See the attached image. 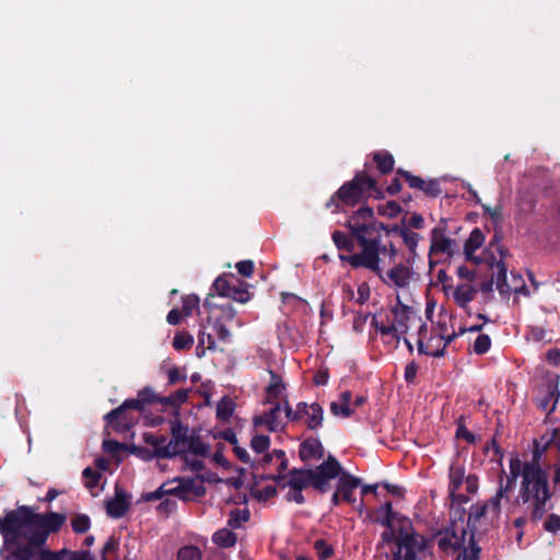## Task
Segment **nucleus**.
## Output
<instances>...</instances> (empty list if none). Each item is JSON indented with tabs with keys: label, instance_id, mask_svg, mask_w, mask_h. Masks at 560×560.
Segmentation results:
<instances>
[{
	"label": "nucleus",
	"instance_id": "1",
	"mask_svg": "<svg viewBox=\"0 0 560 560\" xmlns=\"http://www.w3.org/2000/svg\"><path fill=\"white\" fill-rule=\"evenodd\" d=\"M347 228L352 231L361 247L359 253L340 255L342 261L352 268H365L377 275L388 285L406 288L411 278V270L402 262L396 264L385 275L381 267V255L388 256L389 262H395L397 249L393 243L382 244V230L385 224L377 221L371 207H361L348 220Z\"/></svg>",
	"mask_w": 560,
	"mask_h": 560
},
{
	"label": "nucleus",
	"instance_id": "2",
	"mask_svg": "<svg viewBox=\"0 0 560 560\" xmlns=\"http://www.w3.org/2000/svg\"><path fill=\"white\" fill-rule=\"evenodd\" d=\"M67 520L57 512L35 513L30 506L21 505L0 517V535L7 550L11 547L42 548L49 534L57 533Z\"/></svg>",
	"mask_w": 560,
	"mask_h": 560
},
{
	"label": "nucleus",
	"instance_id": "3",
	"mask_svg": "<svg viewBox=\"0 0 560 560\" xmlns=\"http://www.w3.org/2000/svg\"><path fill=\"white\" fill-rule=\"evenodd\" d=\"M520 498L532 508L533 521H539L545 515L546 504L551 499L548 475L537 463H524L522 468Z\"/></svg>",
	"mask_w": 560,
	"mask_h": 560
},
{
	"label": "nucleus",
	"instance_id": "4",
	"mask_svg": "<svg viewBox=\"0 0 560 560\" xmlns=\"http://www.w3.org/2000/svg\"><path fill=\"white\" fill-rule=\"evenodd\" d=\"M377 192L376 180L364 172H359L350 180L345 183L337 192L326 203L327 208L332 205L338 207V202L345 206L353 207L358 205L365 194L372 195Z\"/></svg>",
	"mask_w": 560,
	"mask_h": 560
},
{
	"label": "nucleus",
	"instance_id": "5",
	"mask_svg": "<svg viewBox=\"0 0 560 560\" xmlns=\"http://www.w3.org/2000/svg\"><path fill=\"white\" fill-rule=\"evenodd\" d=\"M520 462L518 460H511V472L512 477H509L505 482L503 479H500L499 488L497 490V493L494 497H492L488 502H483L487 506V510L490 514V521L493 522L495 518L499 517L501 512V502L504 500L505 502H509V493L512 491L515 485V479L518 475Z\"/></svg>",
	"mask_w": 560,
	"mask_h": 560
},
{
	"label": "nucleus",
	"instance_id": "6",
	"mask_svg": "<svg viewBox=\"0 0 560 560\" xmlns=\"http://www.w3.org/2000/svg\"><path fill=\"white\" fill-rule=\"evenodd\" d=\"M159 398L160 397L154 394L152 388L144 387L143 389L138 392L137 398L126 399L119 407L106 413L104 416V420L107 423H112L115 419H117L122 412L127 410L142 412L149 404H152L154 401L159 402Z\"/></svg>",
	"mask_w": 560,
	"mask_h": 560
},
{
	"label": "nucleus",
	"instance_id": "7",
	"mask_svg": "<svg viewBox=\"0 0 560 560\" xmlns=\"http://www.w3.org/2000/svg\"><path fill=\"white\" fill-rule=\"evenodd\" d=\"M171 434L172 438L167 442V447L160 451L162 458H172L186 454V445L190 436L189 428L179 420H174L171 422Z\"/></svg>",
	"mask_w": 560,
	"mask_h": 560
},
{
	"label": "nucleus",
	"instance_id": "8",
	"mask_svg": "<svg viewBox=\"0 0 560 560\" xmlns=\"http://www.w3.org/2000/svg\"><path fill=\"white\" fill-rule=\"evenodd\" d=\"M172 481L173 483L177 482V486L172 485L173 495L180 500H194L206 494V487L202 483L203 479L176 477Z\"/></svg>",
	"mask_w": 560,
	"mask_h": 560
},
{
	"label": "nucleus",
	"instance_id": "9",
	"mask_svg": "<svg viewBox=\"0 0 560 560\" xmlns=\"http://www.w3.org/2000/svg\"><path fill=\"white\" fill-rule=\"evenodd\" d=\"M466 529L462 528L457 533L455 526L439 530L435 535L436 544L441 552L445 555H455L459 552L465 542Z\"/></svg>",
	"mask_w": 560,
	"mask_h": 560
},
{
	"label": "nucleus",
	"instance_id": "10",
	"mask_svg": "<svg viewBox=\"0 0 560 560\" xmlns=\"http://www.w3.org/2000/svg\"><path fill=\"white\" fill-rule=\"evenodd\" d=\"M398 537H397V548L400 553L402 552H412L417 555L418 551H422L427 547L425 538L412 530V525L407 527L406 525H400L398 527Z\"/></svg>",
	"mask_w": 560,
	"mask_h": 560
},
{
	"label": "nucleus",
	"instance_id": "11",
	"mask_svg": "<svg viewBox=\"0 0 560 560\" xmlns=\"http://www.w3.org/2000/svg\"><path fill=\"white\" fill-rule=\"evenodd\" d=\"M5 560H61L58 551L45 548L11 547Z\"/></svg>",
	"mask_w": 560,
	"mask_h": 560
},
{
	"label": "nucleus",
	"instance_id": "12",
	"mask_svg": "<svg viewBox=\"0 0 560 560\" xmlns=\"http://www.w3.org/2000/svg\"><path fill=\"white\" fill-rule=\"evenodd\" d=\"M390 313L393 315V319L389 324H387L393 330H397L398 334L405 335L409 329V320L413 315L412 307L406 305L400 300V296H396V303L390 307Z\"/></svg>",
	"mask_w": 560,
	"mask_h": 560
},
{
	"label": "nucleus",
	"instance_id": "13",
	"mask_svg": "<svg viewBox=\"0 0 560 560\" xmlns=\"http://www.w3.org/2000/svg\"><path fill=\"white\" fill-rule=\"evenodd\" d=\"M456 242L445 235V224L442 223L431 231L430 254H441L452 257L455 253Z\"/></svg>",
	"mask_w": 560,
	"mask_h": 560
},
{
	"label": "nucleus",
	"instance_id": "14",
	"mask_svg": "<svg viewBox=\"0 0 560 560\" xmlns=\"http://www.w3.org/2000/svg\"><path fill=\"white\" fill-rule=\"evenodd\" d=\"M397 174L402 176L408 183L410 188L418 189L425 194L430 198H436L441 195L442 189L439 179L425 180L419 176L412 175L408 171L397 170Z\"/></svg>",
	"mask_w": 560,
	"mask_h": 560
},
{
	"label": "nucleus",
	"instance_id": "15",
	"mask_svg": "<svg viewBox=\"0 0 560 560\" xmlns=\"http://www.w3.org/2000/svg\"><path fill=\"white\" fill-rule=\"evenodd\" d=\"M375 522L393 529L396 526L406 525L410 527V520L398 512L393 511L392 502L387 501L376 510Z\"/></svg>",
	"mask_w": 560,
	"mask_h": 560
},
{
	"label": "nucleus",
	"instance_id": "16",
	"mask_svg": "<svg viewBox=\"0 0 560 560\" xmlns=\"http://www.w3.org/2000/svg\"><path fill=\"white\" fill-rule=\"evenodd\" d=\"M299 413H302V419H305L308 430L316 431L323 425L324 409L319 404L301 401L299 402Z\"/></svg>",
	"mask_w": 560,
	"mask_h": 560
},
{
	"label": "nucleus",
	"instance_id": "17",
	"mask_svg": "<svg viewBox=\"0 0 560 560\" xmlns=\"http://www.w3.org/2000/svg\"><path fill=\"white\" fill-rule=\"evenodd\" d=\"M371 325L381 335L382 342L390 349H397L399 347L401 337L405 335L398 334L397 330H393L384 320H380L375 315L372 317Z\"/></svg>",
	"mask_w": 560,
	"mask_h": 560
},
{
	"label": "nucleus",
	"instance_id": "18",
	"mask_svg": "<svg viewBox=\"0 0 560 560\" xmlns=\"http://www.w3.org/2000/svg\"><path fill=\"white\" fill-rule=\"evenodd\" d=\"M360 485V478L354 477L348 471H345L338 478L336 490L341 494L342 500H345L348 503H353L355 501L353 497V490L357 489Z\"/></svg>",
	"mask_w": 560,
	"mask_h": 560
},
{
	"label": "nucleus",
	"instance_id": "19",
	"mask_svg": "<svg viewBox=\"0 0 560 560\" xmlns=\"http://www.w3.org/2000/svg\"><path fill=\"white\" fill-rule=\"evenodd\" d=\"M281 404L276 402L275 406L265 413L254 418L255 425H266L269 431L278 432L283 429L282 422L279 420Z\"/></svg>",
	"mask_w": 560,
	"mask_h": 560
},
{
	"label": "nucleus",
	"instance_id": "20",
	"mask_svg": "<svg viewBox=\"0 0 560 560\" xmlns=\"http://www.w3.org/2000/svg\"><path fill=\"white\" fill-rule=\"evenodd\" d=\"M128 495L116 488L115 497L106 502V512L110 517L120 518L129 509Z\"/></svg>",
	"mask_w": 560,
	"mask_h": 560
},
{
	"label": "nucleus",
	"instance_id": "21",
	"mask_svg": "<svg viewBox=\"0 0 560 560\" xmlns=\"http://www.w3.org/2000/svg\"><path fill=\"white\" fill-rule=\"evenodd\" d=\"M299 454L303 462L319 459L324 455V447L318 439L308 438L301 443Z\"/></svg>",
	"mask_w": 560,
	"mask_h": 560
},
{
	"label": "nucleus",
	"instance_id": "22",
	"mask_svg": "<svg viewBox=\"0 0 560 560\" xmlns=\"http://www.w3.org/2000/svg\"><path fill=\"white\" fill-rule=\"evenodd\" d=\"M310 468L292 469L289 471V479L287 482L281 481L282 487L289 486L291 489L303 490L311 486Z\"/></svg>",
	"mask_w": 560,
	"mask_h": 560
},
{
	"label": "nucleus",
	"instance_id": "23",
	"mask_svg": "<svg viewBox=\"0 0 560 560\" xmlns=\"http://www.w3.org/2000/svg\"><path fill=\"white\" fill-rule=\"evenodd\" d=\"M313 470L317 472V475L326 477L329 480L335 479L337 477L339 478L340 475L345 472L340 463L332 455H329L324 463H322L319 466L316 467V469Z\"/></svg>",
	"mask_w": 560,
	"mask_h": 560
},
{
	"label": "nucleus",
	"instance_id": "24",
	"mask_svg": "<svg viewBox=\"0 0 560 560\" xmlns=\"http://www.w3.org/2000/svg\"><path fill=\"white\" fill-rule=\"evenodd\" d=\"M448 477V492L451 497H454L465 480V468L462 464L458 463V460L452 463L450 466Z\"/></svg>",
	"mask_w": 560,
	"mask_h": 560
},
{
	"label": "nucleus",
	"instance_id": "25",
	"mask_svg": "<svg viewBox=\"0 0 560 560\" xmlns=\"http://www.w3.org/2000/svg\"><path fill=\"white\" fill-rule=\"evenodd\" d=\"M385 232L387 234L389 233H397L404 241V243L407 245L410 253L416 254V248L418 246L420 235L416 232H412L408 230L407 228H400L398 225H394L393 228H388L385 225Z\"/></svg>",
	"mask_w": 560,
	"mask_h": 560
},
{
	"label": "nucleus",
	"instance_id": "26",
	"mask_svg": "<svg viewBox=\"0 0 560 560\" xmlns=\"http://www.w3.org/2000/svg\"><path fill=\"white\" fill-rule=\"evenodd\" d=\"M560 398V392L558 384L553 381H548L545 386V397L540 401V407L548 412H552L556 409V405Z\"/></svg>",
	"mask_w": 560,
	"mask_h": 560
},
{
	"label": "nucleus",
	"instance_id": "27",
	"mask_svg": "<svg viewBox=\"0 0 560 560\" xmlns=\"http://www.w3.org/2000/svg\"><path fill=\"white\" fill-rule=\"evenodd\" d=\"M485 235L480 229L475 228L464 244V253L468 260H476L475 252L482 246Z\"/></svg>",
	"mask_w": 560,
	"mask_h": 560
},
{
	"label": "nucleus",
	"instance_id": "28",
	"mask_svg": "<svg viewBox=\"0 0 560 560\" xmlns=\"http://www.w3.org/2000/svg\"><path fill=\"white\" fill-rule=\"evenodd\" d=\"M352 399V394L349 390L342 392L340 394L339 401H332L330 404V411L336 417L349 418L353 410L350 408V402Z\"/></svg>",
	"mask_w": 560,
	"mask_h": 560
},
{
	"label": "nucleus",
	"instance_id": "29",
	"mask_svg": "<svg viewBox=\"0 0 560 560\" xmlns=\"http://www.w3.org/2000/svg\"><path fill=\"white\" fill-rule=\"evenodd\" d=\"M476 293V289L470 284H460L455 289L453 298L459 307L466 308L475 299Z\"/></svg>",
	"mask_w": 560,
	"mask_h": 560
},
{
	"label": "nucleus",
	"instance_id": "30",
	"mask_svg": "<svg viewBox=\"0 0 560 560\" xmlns=\"http://www.w3.org/2000/svg\"><path fill=\"white\" fill-rule=\"evenodd\" d=\"M482 518L490 520V514L485 503L472 504L468 514L467 526L470 527L471 530H477L478 523H480Z\"/></svg>",
	"mask_w": 560,
	"mask_h": 560
},
{
	"label": "nucleus",
	"instance_id": "31",
	"mask_svg": "<svg viewBox=\"0 0 560 560\" xmlns=\"http://www.w3.org/2000/svg\"><path fill=\"white\" fill-rule=\"evenodd\" d=\"M508 268L505 266V262L503 260H499L495 264V285L497 290L502 295H508L511 292V288L508 283V277H506Z\"/></svg>",
	"mask_w": 560,
	"mask_h": 560
},
{
	"label": "nucleus",
	"instance_id": "32",
	"mask_svg": "<svg viewBox=\"0 0 560 560\" xmlns=\"http://www.w3.org/2000/svg\"><path fill=\"white\" fill-rule=\"evenodd\" d=\"M190 389L180 388L170 394L168 396L159 398V402L162 405H167L174 408H177L185 404L188 399Z\"/></svg>",
	"mask_w": 560,
	"mask_h": 560
},
{
	"label": "nucleus",
	"instance_id": "33",
	"mask_svg": "<svg viewBox=\"0 0 560 560\" xmlns=\"http://www.w3.org/2000/svg\"><path fill=\"white\" fill-rule=\"evenodd\" d=\"M236 535L226 528L217 530L212 536V541L221 548L232 547L236 544Z\"/></svg>",
	"mask_w": 560,
	"mask_h": 560
},
{
	"label": "nucleus",
	"instance_id": "34",
	"mask_svg": "<svg viewBox=\"0 0 560 560\" xmlns=\"http://www.w3.org/2000/svg\"><path fill=\"white\" fill-rule=\"evenodd\" d=\"M373 160L382 174H388L394 168V158L387 151H380L374 153Z\"/></svg>",
	"mask_w": 560,
	"mask_h": 560
},
{
	"label": "nucleus",
	"instance_id": "35",
	"mask_svg": "<svg viewBox=\"0 0 560 560\" xmlns=\"http://www.w3.org/2000/svg\"><path fill=\"white\" fill-rule=\"evenodd\" d=\"M350 233H352L351 230H350ZM331 237H332V241L338 249L346 250L348 253H353V250H354L353 238H355L353 236V234H351V236H349L341 231H335L332 233Z\"/></svg>",
	"mask_w": 560,
	"mask_h": 560
},
{
	"label": "nucleus",
	"instance_id": "36",
	"mask_svg": "<svg viewBox=\"0 0 560 560\" xmlns=\"http://www.w3.org/2000/svg\"><path fill=\"white\" fill-rule=\"evenodd\" d=\"M234 409V401L230 397L224 396L217 405V418L221 421H228L232 417Z\"/></svg>",
	"mask_w": 560,
	"mask_h": 560
},
{
	"label": "nucleus",
	"instance_id": "37",
	"mask_svg": "<svg viewBox=\"0 0 560 560\" xmlns=\"http://www.w3.org/2000/svg\"><path fill=\"white\" fill-rule=\"evenodd\" d=\"M143 440H144V442L148 445H151L153 447L154 456L158 457V458H162L160 456V451L162 448L167 447V442H168L167 436H165L163 434L156 435V434H153V433H145L143 435Z\"/></svg>",
	"mask_w": 560,
	"mask_h": 560
},
{
	"label": "nucleus",
	"instance_id": "38",
	"mask_svg": "<svg viewBox=\"0 0 560 560\" xmlns=\"http://www.w3.org/2000/svg\"><path fill=\"white\" fill-rule=\"evenodd\" d=\"M173 481L163 482L155 491L145 492L142 494V500L145 502L161 500L165 495H173L172 491Z\"/></svg>",
	"mask_w": 560,
	"mask_h": 560
},
{
	"label": "nucleus",
	"instance_id": "39",
	"mask_svg": "<svg viewBox=\"0 0 560 560\" xmlns=\"http://www.w3.org/2000/svg\"><path fill=\"white\" fill-rule=\"evenodd\" d=\"M187 452L194 455L206 456L208 455L209 447L206 443L201 441L200 436L190 434L186 445V453Z\"/></svg>",
	"mask_w": 560,
	"mask_h": 560
},
{
	"label": "nucleus",
	"instance_id": "40",
	"mask_svg": "<svg viewBox=\"0 0 560 560\" xmlns=\"http://www.w3.org/2000/svg\"><path fill=\"white\" fill-rule=\"evenodd\" d=\"M270 454H273V458L280 459V464L278 466L279 474L268 476L267 479H272L277 485H281V481L285 479L282 472L288 469V459L285 458V453L282 450H273Z\"/></svg>",
	"mask_w": 560,
	"mask_h": 560
},
{
	"label": "nucleus",
	"instance_id": "41",
	"mask_svg": "<svg viewBox=\"0 0 560 560\" xmlns=\"http://www.w3.org/2000/svg\"><path fill=\"white\" fill-rule=\"evenodd\" d=\"M176 558L177 560H201L202 552L195 545H186L178 549Z\"/></svg>",
	"mask_w": 560,
	"mask_h": 560
},
{
	"label": "nucleus",
	"instance_id": "42",
	"mask_svg": "<svg viewBox=\"0 0 560 560\" xmlns=\"http://www.w3.org/2000/svg\"><path fill=\"white\" fill-rule=\"evenodd\" d=\"M72 530L77 534H84L91 527V520L86 514L78 513L71 518Z\"/></svg>",
	"mask_w": 560,
	"mask_h": 560
},
{
	"label": "nucleus",
	"instance_id": "43",
	"mask_svg": "<svg viewBox=\"0 0 560 560\" xmlns=\"http://www.w3.org/2000/svg\"><path fill=\"white\" fill-rule=\"evenodd\" d=\"M248 518H249V512L246 509H244V510L234 509L230 513V516L228 520V525L231 528L236 529V528H240L243 523L247 522Z\"/></svg>",
	"mask_w": 560,
	"mask_h": 560
},
{
	"label": "nucleus",
	"instance_id": "44",
	"mask_svg": "<svg viewBox=\"0 0 560 560\" xmlns=\"http://www.w3.org/2000/svg\"><path fill=\"white\" fill-rule=\"evenodd\" d=\"M61 560H95L88 550L71 551L66 548L58 550Z\"/></svg>",
	"mask_w": 560,
	"mask_h": 560
},
{
	"label": "nucleus",
	"instance_id": "45",
	"mask_svg": "<svg viewBox=\"0 0 560 560\" xmlns=\"http://www.w3.org/2000/svg\"><path fill=\"white\" fill-rule=\"evenodd\" d=\"M233 289L234 287H232L229 280L223 276L218 277L211 287L212 291L222 296H231Z\"/></svg>",
	"mask_w": 560,
	"mask_h": 560
},
{
	"label": "nucleus",
	"instance_id": "46",
	"mask_svg": "<svg viewBox=\"0 0 560 560\" xmlns=\"http://www.w3.org/2000/svg\"><path fill=\"white\" fill-rule=\"evenodd\" d=\"M311 486L320 493H325L329 490V479L317 475L313 469L310 468Z\"/></svg>",
	"mask_w": 560,
	"mask_h": 560
},
{
	"label": "nucleus",
	"instance_id": "47",
	"mask_svg": "<svg viewBox=\"0 0 560 560\" xmlns=\"http://www.w3.org/2000/svg\"><path fill=\"white\" fill-rule=\"evenodd\" d=\"M284 389V384L281 378L272 371H270V384L267 387V394L270 398H278Z\"/></svg>",
	"mask_w": 560,
	"mask_h": 560
},
{
	"label": "nucleus",
	"instance_id": "48",
	"mask_svg": "<svg viewBox=\"0 0 560 560\" xmlns=\"http://www.w3.org/2000/svg\"><path fill=\"white\" fill-rule=\"evenodd\" d=\"M269 446L270 439L268 435L257 434L253 436L250 441V447L257 454L265 453L269 448Z\"/></svg>",
	"mask_w": 560,
	"mask_h": 560
},
{
	"label": "nucleus",
	"instance_id": "49",
	"mask_svg": "<svg viewBox=\"0 0 560 560\" xmlns=\"http://www.w3.org/2000/svg\"><path fill=\"white\" fill-rule=\"evenodd\" d=\"M194 343V338L188 332H177L174 337V340H173V347L176 349V350H185V349H189Z\"/></svg>",
	"mask_w": 560,
	"mask_h": 560
},
{
	"label": "nucleus",
	"instance_id": "50",
	"mask_svg": "<svg viewBox=\"0 0 560 560\" xmlns=\"http://www.w3.org/2000/svg\"><path fill=\"white\" fill-rule=\"evenodd\" d=\"M205 345H207V349L212 350L214 349V338L210 334H206L205 331H200L198 334V346H197V353L199 357L205 354Z\"/></svg>",
	"mask_w": 560,
	"mask_h": 560
},
{
	"label": "nucleus",
	"instance_id": "51",
	"mask_svg": "<svg viewBox=\"0 0 560 560\" xmlns=\"http://www.w3.org/2000/svg\"><path fill=\"white\" fill-rule=\"evenodd\" d=\"M314 549L320 560H327L334 555V548L324 539H317L314 542Z\"/></svg>",
	"mask_w": 560,
	"mask_h": 560
},
{
	"label": "nucleus",
	"instance_id": "52",
	"mask_svg": "<svg viewBox=\"0 0 560 560\" xmlns=\"http://www.w3.org/2000/svg\"><path fill=\"white\" fill-rule=\"evenodd\" d=\"M82 477L84 479L85 487L88 489L92 490L93 488H95L98 485L101 474L91 467H86L82 471Z\"/></svg>",
	"mask_w": 560,
	"mask_h": 560
},
{
	"label": "nucleus",
	"instance_id": "53",
	"mask_svg": "<svg viewBox=\"0 0 560 560\" xmlns=\"http://www.w3.org/2000/svg\"><path fill=\"white\" fill-rule=\"evenodd\" d=\"M182 313L185 316H190L192 312L199 307V298L195 294L186 295L183 298Z\"/></svg>",
	"mask_w": 560,
	"mask_h": 560
},
{
	"label": "nucleus",
	"instance_id": "54",
	"mask_svg": "<svg viewBox=\"0 0 560 560\" xmlns=\"http://www.w3.org/2000/svg\"><path fill=\"white\" fill-rule=\"evenodd\" d=\"M491 347V339L488 335H479L474 342V351L476 354H485Z\"/></svg>",
	"mask_w": 560,
	"mask_h": 560
},
{
	"label": "nucleus",
	"instance_id": "55",
	"mask_svg": "<svg viewBox=\"0 0 560 560\" xmlns=\"http://www.w3.org/2000/svg\"><path fill=\"white\" fill-rule=\"evenodd\" d=\"M483 213L489 215L491 221L495 224L501 223L503 220V207L501 205L491 208L487 205H481Z\"/></svg>",
	"mask_w": 560,
	"mask_h": 560
},
{
	"label": "nucleus",
	"instance_id": "56",
	"mask_svg": "<svg viewBox=\"0 0 560 560\" xmlns=\"http://www.w3.org/2000/svg\"><path fill=\"white\" fill-rule=\"evenodd\" d=\"M168 385H175L180 382H185L187 375L182 372L178 368L174 366L167 371Z\"/></svg>",
	"mask_w": 560,
	"mask_h": 560
},
{
	"label": "nucleus",
	"instance_id": "57",
	"mask_svg": "<svg viewBox=\"0 0 560 560\" xmlns=\"http://www.w3.org/2000/svg\"><path fill=\"white\" fill-rule=\"evenodd\" d=\"M544 528L550 533H557L560 530V516L557 514L548 515L547 520L544 523Z\"/></svg>",
	"mask_w": 560,
	"mask_h": 560
},
{
	"label": "nucleus",
	"instance_id": "58",
	"mask_svg": "<svg viewBox=\"0 0 560 560\" xmlns=\"http://www.w3.org/2000/svg\"><path fill=\"white\" fill-rule=\"evenodd\" d=\"M213 329L221 341H231V331L221 322H215L213 325Z\"/></svg>",
	"mask_w": 560,
	"mask_h": 560
},
{
	"label": "nucleus",
	"instance_id": "59",
	"mask_svg": "<svg viewBox=\"0 0 560 560\" xmlns=\"http://www.w3.org/2000/svg\"><path fill=\"white\" fill-rule=\"evenodd\" d=\"M236 269L243 277H250L254 271V262L252 260H242L236 264Z\"/></svg>",
	"mask_w": 560,
	"mask_h": 560
},
{
	"label": "nucleus",
	"instance_id": "60",
	"mask_svg": "<svg viewBox=\"0 0 560 560\" xmlns=\"http://www.w3.org/2000/svg\"><path fill=\"white\" fill-rule=\"evenodd\" d=\"M418 372V365L415 361L409 362L405 368L404 377L408 384L415 382Z\"/></svg>",
	"mask_w": 560,
	"mask_h": 560
},
{
	"label": "nucleus",
	"instance_id": "61",
	"mask_svg": "<svg viewBox=\"0 0 560 560\" xmlns=\"http://www.w3.org/2000/svg\"><path fill=\"white\" fill-rule=\"evenodd\" d=\"M131 410H127L125 412H122L117 419H115L110 424H116V425H121L124 428H129L133 421H135V418L132 416H130V412Z\"/></svg>",
	"mask_w": 560,
	"mask_h": 560
},
{
	"label": "nucleus",
	"instance_id": "62",
	"mask_svg": "<svg viewBox=\"0 0 560 560\" xmlns=\"http://www.w3.org/2000/svg\"><path fill=\"white\" fill-rule=\"evenodd\" d=\"M370 314L357 313L353 318L352 328L357 332H361L369 318Z\"/></svg>",
	"mask_w": 560,
	"mask_h": 560
},
{
	"label": "nucleus",
	"instance_id": "63",
	"mask_svg": "<svg viewBox=\"0 0 560 560\" xmlns=\"http://www.w3.org/2000/svg\"><path fill=\"white\" fill-rule=\"evenodd\" d=\"M456 436L464 439L467 443L474 444L476 442L475 435L463 424H458Z\"/></svg>",
	"mask_w": 560,
	"mask_h": 560
},
{
	"label": "nucleus",
	"instance_id": "64",
	"mask_svg": "<svg viewBox=\"0 0 560 560\" xmlns=\"http://www.w3.org/2000/svg\"><path fill=\"white\" fill-rule=\"evenodd\" d=\"M480 548L471 540L470 549L463 550V560H479Z\"/></svg>",
	"mask_w": 560,
	"mask_h": 560
}]
</instances>
